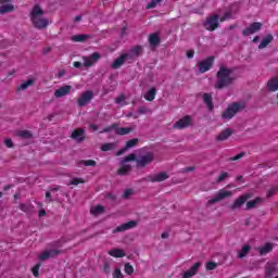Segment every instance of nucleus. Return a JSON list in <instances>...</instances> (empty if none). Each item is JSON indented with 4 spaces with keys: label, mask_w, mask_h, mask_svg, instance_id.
Instances as JSON below:
<instances>
[{
    "label": "nucleus",
    "mask_w": 278,
    "mask_h": 278,
    "mask_svg": "<svg viewBox=\"0 0 278 278\" xmlns=\"http://www.w3.org/2000/svg\"><path fill=\"white\" fill-rule=\"evenodd\" d=\"M155 159V155L152 152H148L146 155L140 156L136 160L137 166L140 168H144V166H149Z\"/></svg>",
    "instance_id": "obj_7"
},
{
    "label": "nucleus",
    "mask_w": 278,
    "mask_h": 278,
    "mask_svg": "<svg viewBox=\"0 0 278 278\" xmlns=\"http://www.w3.org/2000/svg\"><path fill=\"white\" fill-rule=\"evenodd\" d=\"M274 40L273 35H267L258 45V49H266V47H268V45H270Z\"/></svg>",
    "instance_id": "obj_31"
},
{
    "label": "nucleus",
    "mask_w": 278,
    "mask_h": 278,
    "mask_svg": "<svg viewBox=\"0 0 278 278\" xmlns=\"http://www.w3.org/2000/svg\"><path fill=\"white\" fill-rule=\"evenodd\" d=\"M157 3H162V0H151L146 8L147 10H153L154 8H157Z\"/></svg>",
    "instance_id": "obj_41"
},
{
    "label": "nucleus",
    "mask_w": 278,
    "mask_h": 278,
    "mask_svg": "<svg viewBox=\"0 0 278 278\" xmlns=\"http://www.w3.org/2000/svg\"><path fill=\"white\" fill-rule=\"evenodd\" d=\"M138 142H140L139 138H134L128 140L126 142V146L122 150L117 151V155H123L125 151H129V149H134V147H138Z\"/></svg>",
    "instance_id": "obj_18"
},
{
    "label": "nucleus",
    "mask_w": 278,
    "mask_h": 278,
    "mask_svg": "<svg viewBox=\"0 0 278 278\" xmlns=\"http://www.w3.org/2000/svg\"><path fill=\"white\" fill-rule=\"evenodd\" d=\"M86 130L84 128H76L72 135L71 139L76 140V142H84L86 140Z\"/></svg>",
    "instance_id": "obj_17"
},
{
    "label": "nucleus",
    "mask_w": 278,
    "mask_h": 278,
    "mask_svg": "<svg viewBox=\"0 0 278 278\" xmlns=\"http://www.w3.org/2000/svg\"><path fill=\"white\" fill-rule=\"evenodd\" d=\"M109 255H111V257H125L127 254L125 253V250L112 249L109 251Z\"/></svg>",
    "instance_id": "obj_27"
},
{
    "label": "nucleus",
    "mask_w": 278,
    "mask_h": 278,
    "mask_svg": "<svg viewBox=\"0 0 278 278\" xmlns=\"http://www.w3.org/2000/svg\"><path fill=\"white\" fill-rule=\"evenodd\" d=\"M103 212H105V208L101 205H97L90 208V214H92V216H99V214H103Z\"/></svg>",
    "instance_id": "obj_33"
},
{
    "label": "nucleus",
    "mask_w": 278,
    "mask_h": 278,
    "mask_svg": "<svg viewBox=\"0 0 278 278\" xmlns=\"http://www.w3.org/2000/svg\"><path fill=\"white\" fill-rule=\"evenodd\" d=\"M131 53L134 54V55H140V53H142V48H141V46H135L132 49H131Z\"/></svg>",
    "instance_id": "obj_50"
},
{
    "label": "nucleus",
    "mask_w": 278,
    "mask_h": 278,
    "mask_svg": "<svg viewBox=\"0 0 278 278\" xmlns=\"http://www.w3.org/2000/svg\"><path fill=\"white\" fill-rule=\"evenodd\" d=\"M202 99L204 103L207 105L208 112L214 110V102L212 101V93H203Z\"/></svg>",
    "instance_id": "obj_24"
},
{
    "label": "nucleus",
    "mask_w": 278,
    "mask_h": 278,
    "mask_svg": "<svg viewBox=\"0 0 278 278\" xmlns=\"http://www.w3.org/2000/svg\"><path fill=\"white\" fill-rule=\"evenodd\" d=\"M224 16L226 17V21H229V18H231V12H226Z\"/></svg>",
    "instance_id": "obj_63"
},
{
    "label": "nucleus",
    "mask_w": 278,
    "mask_h": 278,
    "mask_svg": "<svg viewBox=\"0 0 278 278\" xmlns=\"http://www.w3.org/2000/svg\"><path fill=\"white\" fill-rule=\"evenodd\" d=\"M233 70L222 65L216 73V81L214 85L215 90H224V88H229L236 81V78L231 76Z\"/></svg>",
    "instance_id": "obj_1"
},
{
    "label": "nucleus",
    "mask_w": 278,
    "mask_h": 278,
    "mask_svg": "<svg viewBox=\"0 0 278 278\" xmlns=\"http://www.w3.org/2000/svg\"><path fill=\"white\" fill-rule=\"evenodd\" d=\"M160 42H162V39H160V35H157V33L150 34L149 36L150 47H159Z\"/></svg>",
    "instance_id": "obj_23"
},
{
    "label": "nucleus",
    "mask_w": 278,
    "mask_h": 278,
    "mask_svg": "<svg viewBox=\"0 0 278 278\" xmlns=\"http://www.w3.org/2000/svg\"><path fill=\"white\" fill-rule=\"evenodd\" d=\"M233 135V129L226 128L224 129L217 137V142H224V140H228Z\"/></svg>",
    "instance_id": "obj_21"
},
{
    "label": "nucleus",
    "mask_w": 278,
    "mask_h": 278,
    "mask_svg": "<svg viewBox=\"0 0 278 278\" xmlns=\"http://www.w3.org/2000/svg\"><path fill=\"white\" fill-rule=\"evenodd\" d=\"M116 127H118V124H112V125L103 128L102 134H110V131H112V129L116 130Z\"/></svg>",
    "instance_id": "obj_48"
},
{
    "label": "nucleus",
    "mask_w": 278,
    "mask_h": 278,
    "mask_svg": "<svg viewBox=\"0 0 278 278\" xmlns=\"http://www.w3.org/2000/svg\"><path fill=\"white\" fill-rule=\"evenodd\" d=\"M83 60L84 66L90 68V66H94V64L101 60V54L99 52H93L89 56H84Z\"/></svg>",
    "instance_id": "obj_8"
},
{
    "label": "nucleus",
    "mask_w": 278,
    "mask_h": 278,
    "mask_svg": "<svg viewBox=\"0 0 278 278\" xmlns=\"http://www.w3.org/2000/svg\"><path fill=\"white\" fill-rule=\"evenodd\" d=\"M131 170V165H123L118 170H117V175H128L129 172Z\"/></svg>",
    "instance_id": "obj_36"
},
{
    "label": "nucleus",
    "mask_w": 278,
    "mask_h": 278,
    "mask_svg": "<svg viewBox=\"0 0 278 278\" xmlns=\"http://www.w3.org/2000/svg\"><path fill=\"white\" fill-rule=\"evenodd\" d=\"M131 194H134V190L131 189H127L124 194H123V199H129V197H131Z\"/></svg>",
    "instance_id": "obj_56"
},
{
    "label": "nucleus",
    "mask_w": 278,
    "mask_h": 278,
    "mask_svg": "<svg viewBox=\"0 0 278 278\" xmlns=\"http://www.w3.org/2000/svg\"><path fill=\"white\" fill-rule=\"evenodd\" d=\"M262 29V23L260 22H254L252 23L248 28L242 30V36H253V34H257Z\"/></svg>",
    "instance_id": "obj_12"
},
{
    "label": "nucleus",
    "mask_w": 278,
    "mask_h": 278,
    "mask_svg": "<svg viewBox=\"0 0 278 278\" xmlns=\"http://www.w3.org/2000/svg\"><path fill=\"white\" fill-rule=\"evenodd\" d=\"M131 127H118L116 126L115 134L116 136H127V134H131Z\"/></svg>",
    "instance_id": "obj_28"
},
{
    "label": "nucleus",
    "mask_w": 278,
    "mask_h": 278,
    "mask_svg": "<svg viewBox=\"0 0 278 278\" xmlns=\"http://www.w3.org/2000/svg\"><path fill=\"white\" fill-rule=\"evenodd\" d=\"M257 203H262V198H255L254 200L247 202V210L257 207Z\"/></svg>",
    "instance_id": "obj_35"
},
{
    "label": "nucleus",
    "mask_w": 278,
    "mask_h": 278,
    "mask_svg": "<svg viewBox=\"0 0 278 278\" xmlns=\"http://www.w3.org/2000/svg\"><path fill=\"white\" fill-rule=\"evenodd\" d=\"M34 84H35L34 78H30L25 83H22L20 86H17L16 92H21L22 90H27V88H29L30 86H34Z\"/></svg>",
    "instance_id": "obj_25"
},
{
    "label": "nucleus",
    "mask_w": 278,
    "mask_h": 278,
    "mask_svg": "<svg viewBox=\"0 0 278 278\" xmlns=\"http://www.w3.org/2000/svg\"><path fill=\"white\" fill-rule=\"evenodd\" d=\"M240 110H244V105L239 102H233L222 114V118L225 121H231V118H233V116H236Z\"/></svg>",
    "instance_id": "obj_3"
},
{
    "label": "nucleus",
    "mask_w": 278,
    "mask_h": 278,
    "mask_svg": "<svg viewBox=\"0 0 278 278\" xmlns=\"http://www.w3.org/2000/svg\"><path fill=\"white\" fill-rule=\"evenodd\" d=\"M60 253V250H48V251H43L40 255H39V260L41 262H45V260H49L50 257H56V255Z\"/></svg>",
    "instance_id": "obj_20"
},
{
    "label": "nucleus",
    "mask_w": 278,
    "mask_h": 278,
    "mask_svg": "<svg viewBox=\"0 0 278 278\" xmlns=\"http://www.w3.org/2000/svg\"><path fill=\"white\" fill-rule=\"evenodd\" d=\"M253 197V194L251 193H245L240 195L232 204H231V210H238L240 208L241 205H244V203H247V201H249V199H251Z\"/></svg>",
    "instance_id": "obj_14"
},
{
    "label": "nucleus",
    "mask_w": 278,
    "mask_h": 278,
    "mask_svg": "<svg viewBox=\"0 0 278 278\" xmlns=\"http://www.w3.org/2000/svg\"><path fill=\"white\" fill-rule=\"evenodd\" d=\"M149 112H151V110H149V108H147V106H139V109H138V114H140V115L149 114Z\"/></svg>",
    "instance_id": "obj_54"
},
{
    "label": "nucleus",
    "mask_w": 278,
    "mask_h": 278,
    "mask_svg": "<svg viewBox=\"0 0 278 278\" xmlns=\"http://www.w3.org/2000/svg\"><path fill=\"white\" fill-rule=\"evenodd\" d=\"M227 177H229V173L227 172H223L216 179L217 184H222V181H225V179H227Z\"/></svg>",
    "instance_id": "obj_44"
},
{
    "label": "nucleus",
    "mask_w": 278,
    "mask_h": 278,
    "mask_svg": "<svg viewBox=\"0 0 278 278\" xmlns=\"http://www.w3.org/2000/svg\"><path fill=\"white\" fill-rule=\"evenodd\" d=\"M199 268H201V263L200 262L194 263L187 271L182 274V278L194 277V275L199 273Z\"/></svg>",
    "instance_id": "obj_19"
},
{
    "label": "nucleus",
    "mask_w": 278,
    "mask_h": 278,
    "mask_svg": "<svg viewBox=\"0 0 278 278\" xmlns=\"http://www.w3.org/2000/svg\"><path fill=\"white\" fill-rule=\"evenodd\" d=\"M135 227H138V222L130 220L128 223H125V224H122V225L117 226L113 230V233H121L123 231H129V229H134Z\"/></svg>",
    "instance_id": "obj_13"
},
{
    "label": "nucleus",
    "mask_w": 278,
    "mask_h": 278,
    "mask_svg": "<svg viewBox=\"0 0 278 278\" xmlns=\"http://www.w3.org/2000/svg\"><path fill=\"white\" fill-rule=\"evenodd\" d=\"M74 68H81V62L79 61L74 62Z\"/></svg>",
    "instance_id": "obj_61"
},
{
    "label": "nucleus",
    "mask_w": 278,
    "mask_h": 278,
    "mask_svg": "<svg viewBox=\"0 0 278 278\" xmlns=\"http://www.w3.org/2000/svg\"><path fill=\"white\" fill-rule=\"evenodd\" d=\"M275 265H266L265 267V277H271L275 275Z\"/></svg>",
    "instance_id": "obj_38"
},
{
    "label": "nucleus",
    "mask_w": 278,
    "mask_h": 278,
    "mask_svg": "<svg viewBox=\"0 0 278 278\" xmlns=\"http://www.w3.org/2000/svg\"><path fill=\"white\" fill-rule=\"evenodd\" d=\"M47 53H51V48H45L43 49V55H47Z\"/></svg>",
    "instance_id": "obj_64"
},
{
    "label": "nucleus",
    "mask_w": 278,
    "mask_h": 278,
    "mask_svg": "<svg viewBox=\"0 0 278 278\" xmlns=\"http://www.w3.org/2000/svg\"><path fill=\"white\" fill-rule=\"evenodd\" d=\"M232 195H233V192L222 189L217 193H215L211 200L207 201V205H214V203H219V201L229 199Z\"/></svg>",
    "instance_id": "obj_5"
},
{
    "label": "nucleus",
    "mask_w": 278,
    "mask_h": 278,
    "mask_svg": "<svg viewBox=\"0 0 278 278\" xmlns=\"http://www.w3.org/2000/svg\"><path fill=\"white\" fill-rule=\"evenodd\" d=\"M71 90H73V86L71 85L62 86L54 91V97L56 99H62V97H66V94H71Z\"/></svg>",
    "instance_id": "obj_16"
},
{
    "label": "nucleus",
    "mask_w": 278,
    "mask_h": 278,
    "mask_svg": "<svg viewBox=\"0 0 278 278\" xmlns=\"http://www.w3.org/2000/svg\"><path fill=\"white\" fill-rule=\"evenodd\" d=\"M273 249H275V244L266 242L264 245L258 248V253L260 255H268V253H271Z\"/></svg>",
    "instance_id": "obj_22"
},
{
    "label": "nucleus",
    "mask_w": 278,
    "mask_h": 278,
    "mask_svg": "<svg viewBox=\"0 0 278 278\" xmlns=\"http://www.w3.org/2000/svg\"><path fill=\"white\" fill-rule=\"evenodd\" d=\"M94 99V92L92 90H87L81 93L80 98L77 100L78 108H86Z\"/></svg>",
    "instance_id": "obj_6"
},
{
    "label": "nucleus",
    "mask_w": 278,
    "mask_h": 278,
    "mask_svg": "<svg viewBox=\"0 0 278 278\" xmlns=\"http://www.w3.org/2000/svg\"><path fill=\"white\" fill-rule=\"evenodd\" d=\"M89 129H91V131H98L99 130V126H97V124H90L89 125Z\"/></svg>",
    "instance_id": "obj_60"
},
{
    "label": "nucleus",
    "mask_w": 278,
    "mask_h": 278,
    "mask_svg": "<svg viewBox=\"0 0 278 278\" xmlns=\"http://www.w3.org/2000/svg\"><path fill=\"white\" fill-rule=\"evenodd\" d=\"M42 216H47V211L45 210L39 211V217L42 218Z\"/></svg>",
    "instance_id": "obj_62"
},
{
    "label": "nucleus",
    "mask_w": 278,
    "mask_h": 278,
    "mask_svg": "<svg viewBox=\"0 0 278 278\" xmlns=\"http://www.w3.org/2000/svg\"><path fill=\"white\" fill-rule=\"evenodd\" d=\"M194 170V166L185 167L181 169V173H192Z\"/></svg>",
    "instance_id": "obj_58"
},
{
    "label": "nucleus",
    "mask_w": 278,
    "mask_h": 278,
    "mask_svg": "<svg viewBox=\"0 0 278 278\" xmlns=\"http://www.w3.org/2000/svg\"><path fill=\"white\" fill-rule=\"evenodd\" d=\"M168 179V174L166 172H161L155 175L147 176L146 181H150L151 184L166 181Z\"/></svg>",
    "instance_id": "obj_10"
},
{
    "label": "nucleus",
    "mask_w": 278,
    "mask_h": 278,
    "mask_svg": "<svg viewBox=\"0 0 278 278\" xmlns=\"http://www.w3.org/2000/svg\"><path fill=\"white\" fill-rule=\"evenodd\" d=\"M14 10V4L8 3V4H1L0 3V14H10Z\"/></svg>",
    "instance_id": "obj_30"
},
{
    "label": "nucleus",
    "mask_w": 278,
    "mask_h": 278,
    "mask_svg": "<svg viewBox=\"0 0 278 278\" xmlns=\"http://www.w3.org/2000/svg\"><path fill=\"white\" fill-rule=\"evenodd\" d=\"M127 97L125 94H121L119 97L115 98V103H117V105H121V103H125Z\"/></svg>",
    "instance_id": "obj_52"
},
{
    "label": "nucleus",
    "mask_w": 278,
    "mask_h": 278,
    "mask_svg": "<svg viewBox=\"0 0 278 278\" xmlns=\"http://www.w3.org/2000/svg\"><path fill=\"white\" fill-rule=\"evenodd\" d=\"M79 184H85L84 179L81 178H74L70 181V186H79Z\"/></svg>",
    "instance_id": "obj_51"
},
{
    "label": "nucleus",
    "mask_w": 278,
    "mask_h": 278,
    "mask_svg": "<svg viewBox=\"0 0 278 278\" xmlns=\"http://www.w3.org/2000/svg\"><path fill=\"white\" fill-rule=\"evenodd\" d=\"M187 58H188L189 60H192V58H194V50H188V51H187Z\"/></svg>",
    "instance_id": "obj_59"
},
{
    "label": "nucleus",
    "mask_w": 278,
    "mask_h": 278,
    "mask_svg": "<svg viewBox=\"0 0 278 278\" xmlns=\"http://www.w3.org/2000/svg\"><path fill=\"white\" fill-rule=\"evenodd\" d=\"M20 210L21 212H25L27 214L28 212H31V204L21 203Z\"/></svg>",
    "instance_id": "obj_42"
},
{
    "label": "nucleus",
    "mask_w": 278,
    "mask_h": 278,
    "mask_svg": "<svg viewBox=\"0 0 278 278\" xmlns=\"http://www.w3.org/2000/svg\"><path fill=\"white\" fill-rule=\"evenodd\" d=\"M278 192V187L274 186L267 191V199H270V197H275Z\"/></svg>",
    "instance_id": "obj_43"
},
{
    "label": "nucleus",
    "mask_w": 278,
    "mask_h": 278,
    "mask_svg": "<svg viewBox=\"0 0 278 278\" xmlns=\"http://www.w3.org/2000/svg\"><path fill=\"white\" fill-rule=\"evenodd\" d=\"M247 155L244 152H240L239 154L228 159L229 162H238V160H242V157Z\"/></svg>",
    "instance_id": "obj_46"
},
{
    "label": "nucleus",
    "mask_w": 278,
    "mask_h": 278,
    "mask_svg": "<svg viewBox=\"0 0 278 278\" xmlns=\"http://www.w3.org/2000/svg\"><path fill=\"white\" fill-rule=\"evenodd\" d=\"M124 273L126 275H134V266L131 264H129V263H126L124 265Z\"/></svg>",
    "instance_id": "obj_40"
},
{
    "label": "nucleus",
    "mask_w": 278,
    "mask_h": 278,
    "mask_svg": "<svg viewBox=\"0 0 278 278\" xmlns=\"http://www.w3.org/2000/svg\"><path fill=\"white\" fill-rule=\"evenodd\" d=\"M40 266L41 264L40 263H37L33 269H31V273L34 275V277H38L40 275L39 270H40Z\"/></svg>",
    "instance_id": "obj_47"
},
{
    "label": "nucleus",
    "mask_w": 278,
    "mask_h": 278,
    "mask_svg": "<svg viewBox=\"0 0 278 278\" xmlns=\"http://www.w3.org/2000/svg\"><path fill=\"white\" fill-rule=\"evenodd\" d=\"M267 87H268V90H270V92H277V90H278V77H275V78H271L270 80H268Z\"/></svg>",
    "instance_id": "obj_26"
},
{
    "label": "nucleus",
    "mask_w": 278,
    "mask_h": 278,
    "mask_svg": "<svg viewBox=\"0 0 278 278\" xmlns=\"http://www.w3.org/2000/svg\"><path fill=\"white\" fill-rule=\"evenodd\" d=\"M214 66V56H208L203 61L198 63V68L200 73H207Z\"/></svg>",
    "instance_id": "obj_9"
},
{
    "label": "nucleus",
    "mask_w": 278,
    "mask_h": 278,
    "mask_svg": "<svg viewBox=\"0 0 278 278\" xmlns=\"http://www.w3.org/2000/svg\"><path fill=\"white\" fill-rule=\"evenodd\" d=\"M17 136L24 140H29L34 135L29 130H20L17 131Z\"/></svg>",
    "instance_id": "obj_34"
},
{
    "label": "nucleus",
    "mask_w": 278,
    "mask_h": 278,
    "mask_svg": "<svg viewBox=\"0 0 278 278\" xmlns=\"http://www.w3.org/2000/svg\"><path fill=\"white\" fill-rule=\"evenodd\" d=\"M116 148V143H103L102 147H101V151H112Z\"/></svg>",
    "instance_id": "obj_39"
},
{
    "label": "nucleus",
    "mask_w": 278,
    "mask_h": 278,
    "mask_svg": "<svg viewBox=\"0 0 278 278\" xmlns=\"http://www.w3.org/2000/svg\"><path fill=\"white\" fill-rule=\"evenodd\" d=\"M80 164H84V166H97V161L86 160V161H80Z\"/></svg>",
    "instance_id": "obj_49"
},
{
    "label": "nucleus",
    "mask_w": 278,
    "mask_h": 278,
    "mask_svg": "<svg viewBox=\"0 0 278 278\" xmlns=\"http://www.w3.org/2000/svg\"><path fill=\"white\" fill-rule=\"evenodd\" d=\"M88 39V35H74L72 36L73 42H86Z\"/></svg>",
    "instance_id": "obj_37"
},
{
    "label": "nucleus",
    "mask_w": 278,
    "mask_h": 278,
    "mask_svg": "<svg viewBox=\"0 0 278 278\" xmlns=\"http://www.w3.org/2000/svg\"><path fill=\"white\" fill-rule=\"evenodd\" d=\"M113 278H124L123 271H121V268H115L113 273Z\"/></svg>",
    "instance_id": "obj_55"
},
{
    "label": "nucleus",
    "mask_w": 278,
    "mask_h": 278,
    "mask_svg": "<svg viewBox=\"0 0 278 278\" xmlns=\"http://www.w3.org/2000/svg\"><path fill=\"white\" fill-rule=\"evenodd\" d=\"M218 265L215 263V262H207L206 263V270H215V268L217 267Z\"/></svg>",
    "instance_id": "obj_53"
},
{
    "label": "nucleus",
    "mask_w": 278,
    "mask_h": 278,
    "mask_svg": "<svg viewBox=\"0 0 278 278\" xmlns=\"http://www.w3.org/2000/svg\"><path fill=\"white\" fill-rule=\"evenodd\" d=\"M156 94H157V89H156L155 87H152V88L144 94V99H146V101H154Z\"/></svg>",
    "instance_id": "obj_29"
},
{
    "label": "nucleus",
    "mask_w": 278,
    "mask_h": 278,
    "mask_svg": "<svg viewBox=\"0 0 278 278\" xmlns=\"http://www.w3.org/2000/svg\"><path fill=\"white\" fill-rule=\"evenodd\" d=\"M250 251H251V245L249 244L243 245L238 253L239 260H242L244 258L245 255H249Z\"/></svg>",
    "instance_id": "obj_32"
},
{
    "label": "nucleus",
    "mask_w": 278,
    "mask_h": 278,
    "mask_svg": "<svg viewBox=\"0 0 278 278\" xmlns=\"http://www.w3.org/2000/svg\"><path fill=\"white\" fill-rule=\"evenodd\" d=\"M136 154L131 153L124 157L123 163L126 164L127 162H136Z\"/></svg>",
    "instance_id": "obj_45"
},
{
    "label": "nucleus",
    "mask_w": 278,
    "mask_h": 278,
    "mask_svg": "<svg viewBox=\"0 0 278 278\" xmlns=\"http://www.w3.org/2000/svg\"><path fill=\"white\" fill-rule=\"evenodd\" d=\"M45 11L39 4H35L30 11L29 18L35 29H47L49 27V18L42 17Z\"/></svg>",
    "instance_id": "obj_2"
},
{
    "label": "nucleus",
    "mask_w": 278,
    "mask_h": 278,
    "mask_svg": "<svg viewBox=\"0 0 278 278\" xmlns=\"http://www.w3.org/2000/svg\"><path fill=\"white\" fill-rule=\"evenodd\" d=\"M190 123H192V117L186 115L174 124V129H186V127H190Z\"/></svg>",
    "instance_id": "obj_15"
},
{
    "label": "nucleus",
    "mask_w": 278,
    "mask_h": 278,
    "mask_svg": "<svg viewBox=\"0 0 278 278\" xmlns=\"http://www.w3.org/2000/svg\"><path fill=\"white\" fill-rule=\"evenodd\" d=\"M129 58H131L129 53H124L119 55L117 59L113 61V63L111 64V68L117 71V68H121V66H123L127 62V60H129Z\"/></svg>",
    "instance_id": "obj_11"
},
{
    "label": "nucleus",
    "mask_w": 278,
    "mask_h": 278,
    "mask_svg": "<svg viewBox=\"0 0 278 278\" xmlns=\"http://www.w3.org/2000/svg\"><path fill=\"white\" fill-rule=\"evenodd\" d=\"M4 144H5V147H8V149H12V147H14L12 139H5Z\"/></svg>",
    "instance_id": "obj_57"
},
{
    "label": "nucleus",
    "mask_w": 278,
    "mask_h": 278,
    "mask_svg": "<svg viewBox=\"0 0 278 278\" xmlns=\"http://www.w3.org/2000/svg\"><path fill=\"white\" fill-rule=\"evenodd\" d=\"M219 15L214 14L208 17H206L205 22L203 23L204 29L206 31H216L218 29V25H220V22H218Z\"/></svg>",
    "instance_id": "obj_4"
}]
</instances>
